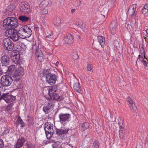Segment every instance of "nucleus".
<instances>
[{
  "label": "nucleus",
  "mask_w": 148,
  "mask_h": 148,
  "mask_svg": "<svg viewBox=\"0 0 148 148\" xmlns=\"http://www.w3.org/2000/svg\"><path fill=\"white\" fill-rule=\"evenodd\" d=\"M19 25L18 20L16 18L8 17L3 21L2 26L6 30L15 29Z\"/></svg>",
  "instance_id": "obj_1"
},
{
  "label": "nucleus",
  "mask_w": 148,
  "mask_h": 148,
  "mask_svg": "<svg viewBox=\"0 0 148 148\" xmlns=\"http://www.w3.org/2000/svg\"><path fill=\"white\" fill-rule=\"evenodd\" d=\"M49 71V69H45L40 74V75L42 77L46 76L47 82L49 84L52 85L55 83L57 80V76L55 75L50 73Z\"/></svg>",
  "instance_id": "obj_2"
},
{
  "label": "nucleus",
  "mask_w": 148,
  "mask_h": 148,
  "mask_svg": "<svg viewBox=\"0 0 148 148\" xmlns=\"http://www.w3.org/2000/svg\"><path fill=\"white\" fill-rule=\"evenodd\" d=\"M24 74V69L21 66L19 65L18 69H16L13 75L16 86L18 88L21 87V82L19 81Z\"/></svg>",
  "instance_id": "obj_3"
},
{
  "label": "nucleus",
  "mask_w": 148,
  "mask_h": 148,
  "mask_svg": "<svg viewBox=\"0 0 148 148\" xmlns=\"http://www.w3.org/2000/svg\"><path fill=\"white\" fill-rule=\"evenodd\" d=\"M51 89L49 97H46V99L48 100L52 101V102L53 101H60L63 99L64 97L63 96L58 94V91L56 87L54 86L53 88Z\"/></svg>",
  "instance_id": "obj_4"
},
{
  "label": "nucleus",
  "mask_w": 148,
  "mask_h": 148,
  "mask_svg": "<svg viewBox=\"0 0 148 148\" xmlns=\"http://www.w3.org/2000/svg\"><path fill=\"white\" fill-rule=\"evenodd\" d=\"M17 32L20 38L25 39L29 37L32 35V32L29 27L27 26H24L20 27Z\"/></svg>",
  "instance_id": "obj_5"
},
{
  "label": "nucleus",
  "mask_w": 148,
  "mask_h": 148,
  "mask_svg": "<svg viewBox=\"0 0 148 148\" xmlns=\"http://www.w3.org/2000/svg\"><path fill=\"white\" fill-rule=\"evenodd\" d=\"M12 81L13 79L10 76L5 75L2 76L1 79L0 90H2V85L4 86H9L11 84Z\"/></svg>",
  "instance_id": "obj_6"
},
{
  "label": "nucleus",
  "mask_w": 148,
  "mask_h": 148,
  "mask_svg": "<svg viewBox=\"0 0 148 148\" xmlns=\"http://www.w3.org/2000/svg\"><path fill=\"white\" fill-rule=\"evenodd\" d=\"M5 33L6 36L8 38H10L14 41L18 40L19 37H20L16 29L6 30Z\"/></svg>",
  "instance_id": "obj_7"
},
{
  "label": "nucleus",
  "mask_w": 148,
  "mask_h": 148,
  "mask_svg": "<svg viewBox=\"0 0 148 148\" xmlns=\"http://www.w3.org/2000/svg\"><path fill=\"white\" fill-rule=\"evenodd\" d=\"M2 45L4 49L8 51H11L14 47L12 41L9 38H4L2 41Z\"/></svg>",
  "instance_id": "obj_8"
},
{
  "label": "nucleus",
  "mask_w": 148,
  "mask_h": 148,
  "mask_svg": "<svg viewBox=\"0 0 148 148\" xmlns=\"http://www.w3.org/2000/svg\"><path fill=\"white\" fill-rule=\"evenodd\" d=\"M59 122L62 125H65L70 121V114L68 113H61L58 115Z\"/></svg>",
  "instance_id": "obj_9"
},
{
  "label": "nucleus",
  "mask_w": 148,
  "mask_h": 148,
  "mask_svg": "<svg viewBox=\"0 0 148 148\" xmlns=\"http://www.w3.org/2000/svg\"><path fill=\"white\" fill-rule=\"evenodd\" d=\"M44 128L47 138H50L53 133V125L47 122L44 125Z\"/></svg>",
  "instance_id": "obj_10"
},
{
  "label": "nucleus",
  "mask_w": 148,
  "mask_h": 148,
  "mask_svg": "<svg viewBox=\"0 0 148 148\" xmlns=\"http://www.w3.org/2000/svg\"><path fill=\"white\" fill-rule=\"evenodd\" d=\"M18 8L21 12L25 14H29L30 12V6L25 2H21L19 4Z\"/></svg>",
  "instance_id": "obj_11"
},
{
  "label": "nucleus",
  "mask_w": 148,
  "mask_h": 148,
  "mask_svg": "<svg viewBox=\"0 0 148 148\" xmlns=\"http://www.w3.org/2000/svg\"><path fill=\"white\" fill-rule=\"evenodd\" d=\"M54 106V104L53 102L49 101L44 105L43 108V110L45 114H48L53 110Z\"/></svg>",
  "instance_id": "obj_12"
},
{
  "label": "nucleus",
  "mask_w": 148,
  "mask_h": 148,
  "mask_svg": "<svg viewBox=\"0 0 148 148\" xmlns=\"http://www.w3.org/2000/svg\"><path fill=\"white\" fill-rule=\"evenodd\" d=\"M70 130V129L64 127H62L60 129H57L56 134L61 138H63L64 135L68 134V132Z\"/></svg>",
  "instance_id": "obj_13"
},
{
  "label": "nucleus",
  "mask_w": 148,
  "mask_h": 148,
  "mask_svg": "<svg viewBox=\"0 0 148 148\" xmlns=\"http://www.w3.org/2000/svg\"><path fill=\"white\" fill-rule=\"evenodd\" d=\"M63 40L67 44H71L74 41V38L72 35L69 34L64 37Z\"/></svg>",
  "instance_id": "obj_14"
},
{
  "label": "nucleus",
  "mask_w": 148,
  "mask_h": 148,
  "mask_svg": "<svg viewBox=\"0 0 148 148\" xmlns=\"http://www.w3.org/2000/svg\"><path fill=\"white\" fill-rule=\"evenodd\" d=\"M1 64L3 66H7L8 65L10 62V60L8 56L4 55L1 58Z\"/></svg>",
  "instance_id": "obj_15"
},
{
  "label": "nucleus",
  "mask_w": 148,
  "mask_h": 148,
  "mask_svg": "<svg viewBox=\"0 0 148 148\" xmlns=\"http://www.w3.org/2000/svg\"><path fill=\"white\" fill-rule=\"evenodd\" d=\"M4 100L8 103L12 102L15 99V97L12 95L9 94L8 93H3Z\"/></svg>",
  "instance_id": "obj_16"
},
{
  "label": "nucleus",
  "mask_w": 148,
  "mask_h": 148,
  "mask_svg": "<svg viewBox=\"0 0 148 148\" xmlns=\"http://www.w3.org/2000/svg\"><path fill=\"white\" fill-rule=\"evenodd\" d=\"M127 100L130 105V109L133 110L134 111L136 112L137 109V107L135 105L134 103V101L130 97H127Z\"/></svg>",
  "instance_id": "obj_17"
},
{
  "label": "nucleus",
  "mask_w": 148,
  "mask_h": 148,
  "mask_svg": "<svg viewBox=\"0 0 148 148\" xmlns=\"http://www.w3.org/2000/svg\"><path fill=\"white\" fill-rule=\"evenodd\" d=\"M136 4H134L130 6L128 10V13L130 16H132L134 15L136 8Z\"/></svg>",
  "instance_id": "obj_18"
},
{
  "label": "nucleus",
  "mask_w": 148,
  "mask_h": 148,
  "mask_svg": "<svg viewBox=\"0 0 148 148\" xmlns=\"http://www.w3.org/2000/svg\"><path fill=\"white\" fill-rule=\"evenodd\" d=\"M20 55L18 52H14L11 57L12 62L15 63H18L19 61Z\"/></svg>",
  "instance_id": "obj_19"
},
{
  "label": "nucleus",
  "mask_w": 148,
  "mask_h": 148,
  "mask_svg": "<svg viewBox=\"0 0 148 148\" xmlns=\"http://www.w3.org/2000/svg\"><path fill=\"white\" fill-rule=\"evenodd\" d=\"M25 141V139L23 137H21L19 138L15 145V148H19L21 147Z\"/></svg>",
  "instance_id": "obj_20"
},
{
  "label": "nucleus",
  "mask_w": 148,
  "mask_h": 148,
  "mask_svg": "<svg viewBox=\"0 0 148 148\" xmlns=\"http://www.w3.org/2000/svg\"><path fill=\"white\" fill-rule=\"evenodd\" d=\"M17 65H12L9 66L7 68V72L10 75H13L14 72L16 70Z\"/></svg>",
  "instance_id": "obj_21"
},
{
  "label": "nucleus",
  "mask_w": 148,
  "mask_h": 148,
  "mask_svg": "<svg viewBox=\"0 0 148 148\" xmlns=\"http://www.w3.org/2000/svg\"><path fill=\"white\" fill-rule=\"evenodd\" d=\"M100 14L102 16V18L104 19L106 15H107L108 10L107 8H103L101 7L99 9Z\"/></svg>",
  "instance_id": "obj_22"
},
{
  "label": "nucleus",
  "mask_w": 148,
  "mask_h": 148,
  "mask_svg": "<svg viewBox=\"0 0 148 148\" xmlns=\"http://www.w3.org/2000/svg\"><path fill=\"white\" fill-rule=\"evenodd\" d=\"M54 86H50L49 87H45L42 90V93L44 95H45L46 94H48L49 96L50 95V90H51V89H52Z\"/></svg>",
  "instance_id": "obj_23"
},
{
  "label": "nucleus",
  "mask_w": 148,
  "mask_h": 148,
  "mask_svg": "<svg viewBox=\"0 0 148 148\" xmlns=\"http://www.w3.org/2000/svg\"><path fill=\"white\" fill-rule=\"evenodd\" d=\"M116 24L115 22L113 21L111 23L110 25V30L112 33L114 34L115 32Z\"/></svg>",
  "instance_id": "obj_24"
},
{
  "label": "nucleus",
  "mask_w": 148,
  "mask_h": 148,
  "mask_svg": "<svg viewBox=\"0 0 148 148\" xmlns=\"http://www.w3.org/2000/svg\"><path fill=\"white\" fill-rule=\"evenodd\" d=\"M51 2L50 0H44L40 3V5H42L44 7L49 6L51 5Z\"/></svg>",
  "instance_id": "obj_25"
},
{
  "label": "nucleus",
  "mask_w": 148,
  "mask_h": 148,
  "mask_svg": "<svg viewBox=\"0 0 148 148\" xmlns=\"http://www.w3.org/2000/svg\"><path fill=\"white\" fill-rule=\"evenodd\" d=\"M89 124L87 122L83 123L81 124V130L84 131L89 127Z\"/></svg>",
  "instance_id": "obj_26"
},
{
  "label": "nucleus",
  "mask_w": 148,
  "mask_h": 148,
  "mask_svg": "<svg viewBox=\"0 0 148 148\" xmlns=\"http://www.w3.org/2000/svg\"><path fill=\"white\" fill-rule=\"evenodd\" d=\"M98 39L101 47H103L105 44V40L104 37L102 36H98Z\"/></svg>",
  "instance_id": "obj_27"
},
{
  "label": "nucleus",
  "mask_w": 148,
  "mask_h": 148,
  "mask_svg": "<svg viewBox=\"0 0 148 148\" xmlns=\"http://www.w3.org/2000/svg\"><path fill=\"white\" fill-rule=\"evenodd\" d=\"M53 22L54 25L59 26L61 23L60 19L58 17H56L53 19Z\"/></svg>",
  "instance_id": "obj_28"
},
{
  "label": "nucleus",
  "mask_w": 148,
  "mask_h": 148,
  "mask_svg": "<svg viewBox=\"0 0 148 148\" xmlns=\"http://www.w3.org/2000/svg\"><path fill=\"white\" fill-rule=\"evenodd\" d=\"M80 84L79 82H76L74 84V89L77 92H79L80 91Z\"/></svg>",
  "instance_id": "obj_29"
},
{
  "label": "nucleus",
  "mask_w": 148,
  "mask_h": 148,
  "mask_svg": "<svg viewBox=\"0 0 148 148\" xmlns=\"http://www.w3.org/2000/svg\"><path fill=\"white\" fill-rule=\"evenodd\" d=\"M48 13V11L47 9L44 8L40 10L38 13V14L39 15H41L42 17H43L45 15L47 14Z\"/></svg>",
  "instance_id": "obj_30"
},
{
  "label": "nucleus",
  "mask_w": 148,
  "mask_h": 148,
  "mask_svg": "<svg viewBox=\"0 0 148 148\" xmlns=\"http://www.w3.org/2000/svg\"><path fill=\"white\" fill-rule=\"evenodd\" d=\"M18 18L23 22H26L29 19V17L24 15L20 16Z\"/></svg>",
  "instance_id": "obj_31"
},
{
  "label": "nucleus",
  "mask_w": 148,
  "mask_h": 148,
  "mask_svg": "<svg viewBox=\"0 0 148 148\" xmlns=\"http://www.w3.org/2000/svg\"><path fill=\"white\" fill-rule=\"evenodd\" d=\"M148 12V3L146 4L142 9V13L145 15Z\"/></svg>",
  "instance_id": "obj_32"
},
{
  "label": "nucleus",
  "mask_w": 148,
  "mask_h": 148,
  "mask_svg": "<svg viewBox=\"0 0 148 148\" xmlns=\"http://www.w3.org/2000/svg\"><path fill=\"white\" fill-rule=\"evenodd\" d=\"M118 123L119 126V129H123L124 128V120L123 119H118Z\"/></svg>",
  "instance_id": "obj_33"
},
{
  "label": "nucleus",
  "mask_w": 148,
  "mask_h": 148,
  "mask_svg": "<svg viewBox=\"0 0 148 148\" xmlns=\"http://www.w3.org/2000/svg\"><path fill=\"white\" fill-rule=\"evenodd\" d=\"M16 122L18 124L21 125V127H23L25 126V123L20 117L18 118L16 121Z\"/></svg>",
  "instance_id": "obj_34"
},
{
  "label": "nucleus",
  "mask_w": 148,
  "mask_h": 148,
  "mask_svg": "<svg viewBox=\"0 0 148 148\" xmlns=\"http://www.w3.org/2000/svg\"><path fill=\"white\" fill-rule=\"evenodd\" d=\"M39 53H40V55L38 54V55H36V56L38 60L40 61V62H42L44 61V56L42 54L40 51Z\"/></svg>",
  "instance_id": "obj_35"
},
{
  "label": "nucleus",
  "mask_w": 148,
  "mask_h": 148,
  "mask_svg": "<svg viewBox=\"0 0 148 148\" xmlns=\"http://www.w3.org/2000/svg\"><path fill=\"white\" fill-rule=\"evenodd\" d=\"M53 33H51L49 34L46 36L47 39L48 41H52L53 40Z\"/></svg>",
  "instance_id": "obj_36"
},
{
  "label": "nucleus",
  "mask_w": 148,
  "mask_h": 148,
  "mask_svg": "<svg viewBox=\"0 0 148 148\" xmlns=\"http://www.w3.org/2000/svg\"><path fill=\"white\" fill-rule=\"evenodd\" d=\"M32 48L33 52L36 53V55H37V53L38 52V46L36 44L34 45H32Z\"/></svg>",
  "instance_id": "obj_37"
},
{
  "label": "nucleus",
  "mask_w": 148,
  "mask_h": 148,
  "mask_svg": "<svg viewBox=\"0 0 148 148\" xmlns=\"http://www.w3.org/2000/svg\"><path fill=\"white\" fill-rule=\"evenodd\" d=\"M26 146V148H35V145L34 144L30 142H27L25 144Z\"/></svg>",
  "instance_id": "obj_38"
},
{
  "label": "nucleus",
  "mask_w": 148,
  "mask_h": 148,
  "mask_svg": "<svg viewBox=\"0 0 148 148\" xmlns=\"http://www.w3.org/2000/svg\"><path fill=\"white\" fill-rule=\"evenodd\" d=\"M124 128L119 130V136L121 138H123L125 135L124 134Z\"/></svg>",
  "instance_id": "obj_39"
},
{
  "label": "nucleus",
  "mask_w": 148,
  "mask_h": 148,
  "mask_svg": "<svg viewBox=\"0 0 148 148\" xmlns=\"http://www.w3.org/2000/svg\"><path fill=\"white\" fill-rule=\"evenodd\" d=\"M53 148H61V143L59 142H56L52 145Z\"/></svg>",
  "instance_id": "obj_40"
},
{
  "label": "nucleus",
  "mask_w": 148,
  "mask_h": 148,
  "mask_svg": "<svg viewBox=\"0 0 148 148\" xmlns=\"http://www.w3.org/2000/svg\"><path fill=\"white\" fill-rule=\"evenodd\" d=\"M72 56L73 58L75 60H77L79 57L77 53L75 51H73Z\"/></svg>",
  "instance_id": "obj_41"
},
{
  "label": "nucleus",
  "mask_w": 148,
  "mask_h": 148,
  "mask_svg": "<svg viewBox=\"0 0 148 148\" xmlns=\"http://www.w3.org/2000/svg\"><path fill=\"white\" fill-rule=\"evenodd\" d=\"M16 8L15 6L14 5L12 4L9 5L8 8V11H10V12H12V11Z\"/></svg>",
  "instance_id": "obj_42"
},
{
  "label": "nucleus",
  "mask_w": 148,
  "mask_h": 148,
  "mask_svg": "<svg viewBox=\"0 0 148 148\" xmlns=\"http://www.w3.org/2000/svg\"><path fill=\"white\" fill-rule=\"evenodd\" d=\"M98 143V142L97 141H95L93 143L92 146L93 148H99Z\"/></svg>",
  "instance_id": "obj_43"
},
{
  "label": "nucleus",
  "mask_w": 148,
  "mask_h": 148,
  "mask_svg": "<svg viewBox=\"0 0 148 148\" xmlns=\"http://www.w3.org/2000/svg\"><path fill=\"white\" fill-rule=\"evenodd\" d=\"M77 24L78 26H82V25L83 24V22L81 19H79L77 20Z\"/></svg>",
  "instance_id": "obj_44"
},
{
  "label": "nucleus",
  "mask_w": 148,
  "mask_h": 148,
  "mask_svg": "<svg viewBox=\"0 0 148 148\" xmlns=\"http://www.w3.org/2000/svg\"><path fill=\"white\" fill-rule=\"evenodd\" d=\"M9 131L10 130L8 129H6L3 132L2 134V135L3 136H4L5 135L8 134L9 133Z\"/></svg>",
  "instance_id": "obj_45"
},
{
  "label": "nucleus",
  "mask_w": 148,
  "mask_h": 148,
  "mask_svg": "<svg viewBox=\"0 0 148 148\" xmlns=\"http://www.w3.org/2000/svg\"><path fill=\"white\" fill-rule=\"evenodd\" d=\"M22 45V43L21 42H18L16 43V47L19 49H20L21 47L20 45Z\"/></svg>",
  "instance_id": "obj_46"
},
{
  "label": "nucleus",
  "mask_w": 148,
  "mask_h": 148,
  "mask_svg": "<svg viewBox=\"0 0 148 148\" xmlns=\"http://www.w3.org/2000/svg\"><path fill=\"white\" fill-rule=\"evenodd\" d=\"M13 105V103H10V104H8L7 106L6 109L8 110H10L12 107Z\"/></svg>",
  "instance_id": "obj_47"
},
{
  "label": "nucleus",
  "mask_w": 148,
  "mask_h": 148,
  "mask_svg": "<svg viewBox=\"0 0 148 148\" xmlns=\"http://www.w3.org/2000/svg\"><path fill=\"white\" fill-rule=\"evenodd\" d=\"M4 147V142L2 139L0 138V148H3Z\"/></svg>",
  "instance_id": "obj_48"
},
{
  "label": "nucleus",
  "mask_w": 148,
  "mask_h": 148,
  "mask_svg": "<svg viewBox=\"0 0 148 148\" xmlns=\"http://www.w3.org/2000/svg\"><path fill=\"white\" fill-rule=\"evenodd\" d=\"M87 70L88 71H90L92 70L91 65L90 64H89L87 66Z\"/></svg>",
  "instance_id": "obj_49"
},
{
  "label": "nucleus",
  "mask_w": 148,
  "mask_h": 148,
  "mask_svg": "<svg viewBox=\"0 0 148 148\" xmlns=\"http://www.w3.org/2000/svg\"><path fill=\"white\" fill-rule=\"evenodd\" d=\"M3 93L2 95H1L0 97V101L2 99H3L4 100V97Z\"/></svg>",
  "instance_id": "obj_50"
},
{
  "label": "nucleus",
  "mask_w": 148,
  "mask_h": 148,
  "mask_svg": "<svg viewBox=\"0 0 148 148\" xmlns=\"http://www.w3.org/2000/svg\"><path fill=\"white\" fill-rule=\"evenodd\" d=\"M141 62L143 63L144 64H146V61L144 60H141Z\"/></svg>",
  "instance_id": "obj_51"
},
{
  "label": "nucleus",
  "mask_w": 148,
  "mask_h": 148,
  "mask_svg": "<svg viewBox=\"0 0 148 148\" xmlns=\"http://www.w3.org/2000/svg\"><path fill=\"white\" fill-rule=\"evenodd\" d=\"M3 72L2 69L0 68V76L3 74Z\"/></svg>",
  "instance_id": "obj_52"
},
{
  "label": "nucleus",
  "mask_w": 148,
  "mask_h": 148,
  "mask_svg": "<svg viewBox=\"0 0 148 148\" xmlns=\"http://www.w3.org/2000/svg\"><path fill=\"white\" fill-rule=\"evenodd\" d=\"M67 146L68 147H71V148H72V147H73V146L71 144H68L67 145Z\"/></svg>",
  "instance_id": "obj_53"
},
{
  "label": "nucleus",
  "mask_w": 148,
  "mask_h": 148,
  "mask_svg": "<svg viewBox=\"0 0 148 148\" xmlns=\"http://www.w3.org/2000/svg\"><path fill=\"white\" fill-rule=\"evenodd\" d=\"M75 9H72L71 10V12L72 13H73L75 12Z\"/></svg>",
  "instance_id": "obj_54"
},
{
  "label": "nucleus",
  "mask_w": 148,
  "mask_h": 148,
  "mask_svg": "<svg viewBox=\"0 0 148 148\" xmlns=\"http://www.w3.org/2000/svg\"><path fill=\"white\" fill-rule=\"evenodd\" d=\"M78 1L79 2V3H78V5L79 6L81 4V1Z\"/></svg>",
  "instance_id": "obj_55"
},
{
  "label": "nucleus",
  "mask_w": 148,
  "mask_h": 148,
  "mask_svg": "<svg viewBox=\"0 0 148 148\" xmlns=\"http://www.w3.org/2000/svg\"><path fill=\"white\" fill-rule=\"evenodd\" d=\"M11 0L14 2H17L19 1V0Z\"/></svg>",
  "instance_id": "obj_56"
},
{
  "label": "nucleus",
  "mask_w": 148,
  "mask_h": 148,
  "mask_svg": "<svg viewBox=\"0 0 148 148\" xmlns=\"http://www.w3.org/2000/svg\"><path fill=\"white\" fill-rule=\"evenodd\" d=\"M145 32L147 34H148V29H147L145 30Z\"/></svg>",
  "instance_id": "obj_57"
},
{
  "label": "nucleus",
  "mask_w": 148,
  "mask_h": 148,
  "mask_svg": "<svg viewBox=\"0 0 148 148\" xmlns=\"http://www.w3.org/2000/svg\"><path fill=\"white\" fill-rule=\"evenodd\" d=\"M138 57H139V58H143L142 57V56H140V55H139V56H138Z\"/></svg>",
  "instance_id": "obj_58"
},
{
  "label": "nucleus",
  "mask_w": 148,
  "mask_h": 148,
  "mask_svg": "<svg viewBox=\"0 0 148 148\" xmlns=\"http://www.w3.org/2000/svg\"><path fill=\"white\" fill-rule=\"evenodd\" d=\"M143 53L144 54V58H145L146 59V58H145V52H144L143 51Z\"/></svg>",
  "instance_id": "obj_59"
},
{
  "label": "nucleus",
  "mask_w": 148,
  "mask_h": 148,
  "mask_svg": "<svg viewBox=\"0 0 148 148\" xmlns=\"http://www.w3.org/2000/svg\"><path fill=\"white\" fill-rule=\"evenodd\" d=\"M148 63L146 62V64H144V65L145 66H147V64Z\"/></svg>",
  "instance_id": "obj_60"
},
{
  "label": "nucleus",
  "mask_w": 148,
  "mask_h": 148,
  "mask_svg": "<svg viewBox=\"0 0 148 148\" xmlns=\"http://www.w3.org/2000/svg\"><path fill=\"white\" fill-rule=\"evenodd\" d=\"M128 25V27H127V28H128V27L130 28V25Z\"/></svg>",
  "instance_id": "obj_61"
},
{
  "label": "nucleus",
  "mask_w": 148,
  "mask_h": 148,
  "mask_svg": "<svg viewBox=\"0 0 148 148\" xmlns=\"http://www.w3.org/2000/svg\"><path fill=\"white\" fill-rule=\"evenodd\" d=\"M113 2H115L116 0H112Z\"/></svg>",
  "instance_id": "obj_62"
},
{
  "label": "nucleus",
  "mask_w": 148,
  "mask_h": 148,
  "mask_svg": "<svg viewBox=\"0 0 148 148\" xmlns=\"http://www.w3.org/2000/svg\"><path fill=\"white\" fill-rule=\"evenodd\" d=\"M38 27H36V29H37V28H38Z\"/></svg>",
  "instance_id": "obj_63"
}]
</instances>
